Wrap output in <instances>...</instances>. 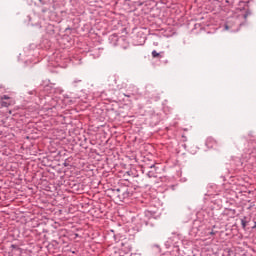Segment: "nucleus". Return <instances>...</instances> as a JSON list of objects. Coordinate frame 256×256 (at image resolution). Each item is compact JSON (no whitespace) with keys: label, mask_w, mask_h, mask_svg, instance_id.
<instances>
[{"label":"nucleus","mask_w":256,"mask_h":256,"mask_svg":"<svg viewBox=\"0 0 256 256\" xmlns=\"http://www.w3.org/2000/svg\"><path fill=\"white\" fill-rule=\"evenodd\" d=\"M1 105H2V107H9L11 105H15V100H10L9 102L2 101Z\"/></svg>","instance_id":"f257e3e1"},{"label":"nucleus","mask_w":256,"mask_h":256,"mask_svg":"<svg viewBox=\"0 0 256 256\" xmlns=\"http://www.w3.org/2000/svg\"><path fill=\"white\" fill-rule=\"evenodd\" d=\"M225 29H226V31H228V30H229V26L226 25V26H225Z\"/></svg>","instance_id":"39448f33"},{"label":"nucleus","mask_w":256,"mask_h":256,"mask_svg":"<svg viewBox=\"0 0 256 256\" xmlns=\"http://www.w3.org/2000/svg\"><path fill=\"white\" fill-rule=\"evenodd\" d=\"M153 167H155V165H152V166H151V169H153Z\"/></svg>","instance_id":"423d86ee"},{"label":"nucleus","mask_w":256,"mask_h":256,"mask_svg":"<svg viewBox=\"0 0 256 256\" xmlns=\"http://www.w3.org/2000/svg\"><path fill=\"white\" fill-rule=\"evenodd\" d=\"M9 99H11L9 96H7V95H4V96H2L1 97V100L3 101V100H5V101H7V100H9Z\"/></svg>","instance_id":"7ed1b4c3"},{"label":"nucleus","mask_w":256,"mask_h":256,"mask_svg":"<svg viewBox=\"0 0 256 256\" xmlns=\"http://www.w3.org/2000/svg\"><path fill=\"white\" fill-rule=\"evenodd\" d=\"M152 57H154V58L159 57V52H157L156 50H154V51L152 52Z\"/></svg>","instance_id":"f03ea898"},{"label":"nucleus","mask_w":256,"mask_h":256,"mask_svg":"<svg viewBox=\"0 0 256 256\" xmlns=\"http://www.w3.org/2000/svg\"><path fill=\"white\" fill-rule=\"evenodd\" d=\"M241 223H242L243 229H245V227H247V222L245 220H242Z\"/></svg>","instance_id":"20e7f679"}]
</instances>
